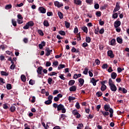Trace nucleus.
<instances>
[{
	"instance_id": "13d9d810",
	"label": "nucleus",
	"mask_w": 129,
	"mask_h": 129,
	"mask_svg": "<svg viewBox=\"0 0 129 129\" xmlns=\"http://www.w3.org/2000/svg\"><path fill=\"white\" fill-rule=\"evenodd\" d=\"M96 16H97V17H101V12H100V11L96 12Z\"/></svg>"
},
{
	"instance_id": "20e7f679",
	"label": "nucleus",
	"mask_w": 129,
	"mask_h": 129,
	"mask_svg": "<svg viewBox=\"0 0 129 129\" xmlns=\"http://www.w3.org/2000/svg\"><path fill=\"white\" fill-rule=\"evenodd\" d=\"M119 9H120V6H119V3L117 2L116 3V6L113 11V13H115L119 11Z\"/></svg>"
},
{
	"instance_id": "8fccbe9b",
	"label": "nucleus",
	"mask_w": 129,
	"mask_h": 129,
	"mask_svg": "<svg viewBox=\"0 0 129 129\" xmlns=\"http://www.w3.org/2000/svg\"><path fill=\"white\" fill-rule=\"evenodd\" d=\"M6 10H10V9H12V5H7L5 7Z\"/></svg>"
},
{
	"instance_id": "c9c22d12",
	"label": "nucleus",
	"mask_w": 129,
	"mask_h": 129,
	"mask_svg": "<svg viewBox=\"0 0 129 129\" xmlns=\"http://www.w3.org/2000/svg\"><path fill=\"white\" fill-rule=\"evenodd\" d=\"M43 25L45 27H49V22H48V20H45L43 22Z\"/></svg>"
},
{
	"instance_id": "72a5a7b5",
	"label": "nucleus",
	"mask_w": 129,
	"mask_h": 129,
	"mask_svg": "<svg viewBox=\"0 0 129 129\" xmlns=\"http://www.w3.org/2000/svg\"><path fill=\"white\" fill-rule=\"evenodd\" d=\"M88 70H89V69H88V68H85L84 71H83V74H85V75H87V74H88Z\"/></svg>"
},
{
	"instance_id": "de8ad7c7",
	"label": "nucleus",
	"mask_w": 129,
	"mask_h": 129,
	"mask_svg": "<svg viewBox=\"0 0 129 129\" xmlns=\"http://www.w3.org/2000/svg\"><path fill=\"white\" fill-rule=\"evenodd\" d=\"M44 103H45V104H46L47 105H49V104H51V103H52V100H48L44 102Z\"/></svg>"
},
{
	"instance_id": "6ab92c4d",
	"label": "nucleus",
	"mask_w": 129,
	"mask_h": 129,
	"mask_svg": "<svg viewBox=\"0 0 129 129\" xmlns=\"http://www.w3.org/2000/svg\"><path fill=\"white\" fill-rule=\"evenodd\" d=\"M111 109L109 105L106 104L104 105V110L105 111H109V110Z\"/></svg>"
},
{
	"instance_id": "e2e57ef3",
	"label": "nucleus",
	"mask_w": 129,
	"mask_h": 129,
	"mask_svg": "<svg viewBox=\"0 0 129 129\" xmlns=\"http://www.w3.org/2000/svg\"><path fill=\"white\" fill-rule=\"evenodd\" d=\"M82 47L84 48H86V47H88V44L86 42H84L82 44Z\"/></svg>"
},
{
	"instance_id": "dca6fc26",
	"label": "nucleus",
	"mask_w": 129,
	"mask_h": 129,
	"mask_svg": "<svg viewBox=\"0 0 129 129\" xmlns=\"http://www.w3.org/2000/svg\"><path fill=\"white\" fill-rule=\"evenodd\" d=\"M91 82L92 83L93 85L94 86H96V82H97V81L94 79V78H92L91 80Z\"/></svg>"
},
{
	"instance_id": "39448f33",
	"label": "nucleus",
	"mask_w": 129,
	"mask_h": 129,
	"mask_svg": "<svg viewBox=\"0 0 129 129\" xmlns=\"http://www.w3.org/2000/svg\"><path fill=\"white\" fill-rule=\"evenodd\" d=\"M72 113L76 116L77 118H80V116H81V115L80 114L77 110H73Z\"/></svg>"
},
{
	"instance_id": "4d7b16f0",
	"label": "nucleus",
	"mask_w": 129,
	"mask_h": 129,
	"mask_svg": "<svg viewBox=\"0 0 129 129\" xmlns=\"http://www.w3.org/2000/svg\"><path fill=\"white\" fill-rule=\"evenodd\" d=\"M82 127H83V124L80 123L78 125V126L77 127V129H81Z\"/></svg>"
},
{
	"instance_id": "f03ea898",
	"label": "nucleus",
	"mask_w": 129,
	"mask_h": 129,
	"mask_svg": "<svg viewBox=\"0 0 129 129\" xmlns=\"http://www.w3.org/2000/svg\"><path fill=\"white\" fill-rule=\"evenodd\" d=\"M60 110H61L62 113H65V112H66V109H65V107L61 104H59L57 107V111H60Z\"/></svg>"
},
{
	"instance_id": "774afa93",
	"label": "nucleus",
	"mask_w": 129,
	"mask_h": 129,
	"mask_svg": "<svg viewBox=\"0 0 129 129\" xmlns=\"http://www.w3.org/2000/svg\"><path fill=\"white\" fill-rule=\"evenodd\" d=\"M94 8L95 10H98L99 9V5L98 4H95Z\"/></svg>"
},
{
	"instance_id": "f8f14e48",
	"label": "nucleus",
	"mask_w": 129,
	"mask_h": 129,
	"mask_svg": "<svg viewBox=\"0 0 129 129\" xmlns=\"http://www.w3.org/2000/svg\"><path fill=\"white\" fill-rule=\"evenodd\" d=\"M79 82L80 83L79 86L81 87V86H83L84 84V79L82 78H80L79 80Z\"/></svg>"
},
{
	"instance_id": "ddd939ff",
	"label": "nucleus",
	"mask_w": 129,
	"mask_h": 129,
	"mask_svg": "<svg viewBox=\"0 0 129 129\" xmlns=\"http://www.w3.org/2000/svg\"><path fill=\"white\" fill-rule=\"evenodd\" d=\"M100 112H101L102 114H103V116H104V117H106V116H107V115H109V112H107V111H102L101 110Z\"/></svg>"
},
{
	"instance_id": "f704fd0d",
	"label": "nucleus",
	"mask_w": 129,
	"mask_h": 129,
	"mask_svg": "<svg viewBox=\"0 0 129 129\" xmlns=\"http://www.w3.org/2000/svg\"><path fill=\"white\" fill-rule=\"evenodd\" d=\"M96 95L97 97H100V96H102V92L98 91L96 93Z\"/></svg>"
},
{
	"instance_id": "4c0bfd02",
	"label": "nucleus",
	"mask_w": 129,
	"mask_h": 129,
	"mask_svg": "<svg viewBox=\"0 0 129 129\" xmlns=\"http://www.w3.org/2000/svg\"><path fill=\"white\" fill-rule=\"evenodd\" d=\"M12 25H13V26H14V27H17V21H16V20L12 19Z\"/></svg>"
},
{
	"instance_id": "a18cd8bd",
	"label": "nucleus",
	"mask_w": 129,
	"mask_h": 129,
	"mask_svg": "<svg viewBox=\"0 0 129 129\" xmlns=\"http://www.w3.org/2000/svg\"><path fill=\"white\" fill-rule=\"evenodd\" d=\"M10 110L11 112H14L16 111V107L15 106H12L10 107Z\"/></svg>"
},
{
	"instance_id": "ea45409f",
	"label": "nucleus",
	"mask_w": 129,
	"mask_h": 129,
	"mask_svg": "<svg viewBox=\"0 0 129 129\" xmlns=\"http://www.w3.org/2000/svg\"><path fill=\"white\" fill-rule=\"evenodd\" d=\"M37 32L38 33V34H39V35L40 36H44V32H43V31L41 29H38L37 30Z\"/></svg>"
},
{
	"instance_id": "412c9836",
	"label": "nucleus",
	"mask_w": 129,
	"mask_h": 129,
	"mask_svg": "<svg viewBox=\"0 0 129 129\" xmlns=\"http://www.w3.org/2000/svg\"><path fill=\"white\" fill-rule=\"evenodd\" d=\"M75 84V81L73 80H71L69 82V86H72V85H74Z\"/></svg>"
},
{
	"instance_id": "4468645a",
	"label": "nucleus",
	"mask_w": 129,
	"mask_h": 129,
	"mask_svg": "<svg viewBox=\"0 0 129 129\" xmlns=\"http://www.w3.org/2000/svg\"><path fill=\"white\" fill-rule=\"evenodd\" d=\"M69 90L71 92L76 91L77 90V87L76 86H73L70 88Z\"/></svg>"
},
{
	"instance_id": "0e129e2a",
	"label": "nucleus",
	"mask_w": 129,
	"mask_h": 129,
	"mask_svg": "<svg viewBox=\"0 0 129 129\" xmlns=\"http://www.w3.org/2000/svg\"><path fill=\"white\" fill-rule=\"evenodd\" d=\"M18 20H23V16L20 14L17 15Z\"/></svg>"
},
{
	"instance_id": "052dcab7",
	"label": "nucleus",
	"mask_w": 129,
	"mask_h": 129,
	"mask_svg": "<svg viewBox=\"0 0 129 129\" xmlns=\"http://www.w3.org/2000/svg\"><path fill=\"white\" fill-rule=\"evenodd\" d=\"M113 84H114V83H113V82H112V80H111V79H110L109 80V86H110L111 85H113Z\"/></svg>"
},
{
	"instance_id": "c03bdc74",
	"label": "nucleus",
	"mask_w": 129,
	"mask_h": 129,
	"mask_svg": "<svg viewBox=\"0 0 129 129\" xmlns=\"http://www.w3.org/2000/svg\"><path fill=\"white\" fill-rule=\"evenodd\" d=\"M52 81H53V79L51 78H48L47 80V82L49 85L52 84Z\"/></svg>"
},
{
	"instance_id": "338daca9",
	"label": "nucleus",
	"mask_w": 129,
	"mask_h": 129,
	"mask_svg": "<svg viewBox=\"0 0 129 129\" xmlns=\"http://www.w3.org/2000/svg\"><path fill=\"white\" fill-rule=\"evenodd\" d=\"M98 33H99V28L97 27V28L95 29V34L98 35Z\"/></svg>"
},
{
	"instance_id": "58836bf2",
	"label": "nucleus",
	"mask_w": 129,
	"mask_h": 129,
	"mask_svg": "<svg viewBox=\"0 0 129 129\" xmlns=\"http://www.w3.org/2000/svg\"><path fill=\"white\" fill-rule=\"evenodd\" d=\"M6 88H7L8 90H11L12 89V85L11 84H7L6 85Z\"/></svg>"
},
{
	"instance_id": "393cba45",
	"label": "nucleus",
	"mask_w": 129,
	"mask_h": 129,
	"mask_svg": "<svg viewBox=\"0 0 129 129\" xmlns=\"http://www.w3.org/2000/svg\"><path fill=\"white\" fill-rule=\"evenodd\" d=\"M79 77H81V74H75L74 75V79H77V78H79Z\"/></svg>"
},
{
	"instance_id": "a211bd4d",
	"label": "nucleus",
	"mask_w": 129,
	"mask_h": 129,
	"mask_svg": "<svg viewBox=\"0 0 129 129\" xmlns=\"http://www.w3.org/2000/svg\"><path fill=\"white\" fill-rule=\"evenodd\" d=\"M117 76V74H116V73L113 72L111 74V77L112 79H115Z\"/></svg>"
},
{
	"instance_id": "f3484780",
	"label": "nucleus",
	"mask_w": 129,
	"mask_h": 129,
	"mask_svg": "<svg viewBox=\"0 0 129 129\" xmlns=\"http://www.w3.org/2000/svg\"><path fill=\"white\" fill-rule=\"evenodd\" d=\"M29 101L32 103H35L36 102V97L35 96H32L30 97Z\"/></svg>"
},
{
	"instance_id": "a19ab883",
	"label": "nucleus",
	"mask_w": 129,
	"mask_h": 129,
	"mask_svg": "<svg viewBox=\"0 0 129 129\" xmlns=\"http://www.w3.org/2000/svg\"><path fill=\"white\" fill-rule=\"evenodd\" d=\"M11 62L12 63V64L10 67V69L11 70H14V69H15L16 68V65L14 64V62L13 61H11Z\"/></svg>"
},
{
	"instance_id": "37998d69",
	"label": "nucleus",
	"mask_w": 129,
	"mask_h": 129,
	"mask_svg": "<svg viewBox=\"0 0 129 129\" xmlns=\"http://www.w3.org/2000/svg\"><path fill=\"white\" fill-rule=\"evenodd\" d=\"M86 3L88 5H92L93 4V0H86Z\"/></svg>"
},
{
	"instance_id": "09e8293b",
	"label": "nucleus",
	"mask_w": 129,
	"mask_h": 129,
	"mask_svg": "<svg viewBox=\"0 0 129 129\" xmlns=\"http://www.w3.org/2000/svg\"><path fill=\"white\" fill-rule=\"evenodd\" d=\"M64 23H65V25H66V28H67L68 29V28L70 27V23H69L67 21H65Z\"/></svg>"
},
{
	"instance_id": "603ef678",
	"label": "nucleus",
	"mask_w": 129,
	"mask_h": 129,
	"mask_svg": "<svg viewBox=\"0 0 129 129\" xmlns=\"http://www.w3.org/2000/svg\"><path fill=\"white\" fill-rule=\"evenodd\" d=\"M108 68V64L106 63L103 64L102 66V69H106Z\"/></svg>"
},
{
	"instance_id": "69168bd1",
	"label": "nucleus",
	"mask_w": 129,
	"mask_h": 129,
	"mask_svg": "<svg viewBox=\"0 0 129 129\" xmlns=\"http://www.w3.org/2000/svg\"><path fill=\"white\" fill-rule=\"evenodd\" d=\"M59 34H60V35H61V36H65V35L66 34L65 32L63 31H60Z\"/></svg>"
},
{
	"instance_id": "b1692460",
	"label": "nucleus",
	"mask_w": 129,
	"mask_h": 129,
	"mask_svg": "<svg viewBox=\"0 0 129 129\" xmlns=\"http://www.w3.org/2000/svg\"><path fill=\"white\" fill-rule=\"evenodd\" d=\"M57 15L60 20H62V19H63V13H62L61 12H58L57 13Z\"/></svg>"
},
{
	"instance_id": "9d476101",
	"label": "nucleus",
	"mask_w": 129,
	"mask_h": 129,
	"mask_svg": "<svg viewBox=\"0 0 129 129\" xmlns=\"http://www.w3.org/2000/svg\"><path fill=\"white\" fill-rule=\"evenodd\" d=\"M107 54L110 58H113V57H114V54H113L112 50H108L107 51Z\"/></svg>"
},
{
	"instance_id": "c756f323",
	"label": "nucleus",
	"mask_w": 129,
	"mask_h": 129,
	"mask_svg": "<svg viewBox=\"0 0 129 129\" xmlns=\"http://www.w3.org/2000/svg\"><path fill=\"white\" fill-rule=\"evenodd\" d=\"M21 79L22 80V81H23V82H26V76L24 75H22L21 76Z\"/></svg>"
},
{
	"instance_id": "c85d7f7f",
	"label": "nucleus",
	"mask_w": 129,
	"mask_h": 129,
	"mask_svg": "<svg viewBox=\"0 0 129 129\" xmlns=\"http://www.w3.org/2000/svg\"><path fill=\"white\" fill-rule=\"evenodd\" d=\"M6 83V81L5 79H3L2 78H0V85H3Z\"/></svg>"
},
{
	"instance_id": "cd10ccee",
	"label": "nucleus",
	"mask_w": 129,
	"mask_h": 129,
	"mask_svg": "<svg viewBox=\"0 0 129 129\" xmlns=\"http://www.w3.org/2000/svg\"><path fill=\"white\" fill-rule=\"evenodd\" d=\"M82 30H83V31L86 33V34H87L88 32V28H87V27L86 26H84L82 27Z\"/></svg>"
},
{
	"instance_id": "0eeeda50",
	"label": "nucleus",
	"mask_w": 129,
	"mask_h": 129,
	"mask_svg": "<svg viewBox=\"0 0 129 129\" xmlns=\"http://www.w3.org/2000/svg\"><path fill=\"white\" fill-rule=\"evenodd\" d=\"M54 4L55 7H57V8H61V7H63V3H60L58 1H55L54 2Z\"/></svg>"
},
{
	"instance_id": "e433bc0d",
	"label": "nucleus",
	"mask_w": 129,
	"mask_h": 129,
	"mask_svg": "<svg viewBox=\"0 0 129 129\" xmlns=\"http://www.w3.org/2000/svg\"><path fill=\"white\" fill-rule=\"evenodd\" d=\"M48 76H54V75H57V73L55 72H52L48 74Z\"/></svg>"
},
{
	"instance_id": "7ed1b4c3",
	"label": "nucleus",
	"mask_w": 129,
	"mask_h": 129,
	"mask_svg": "<svg viewBox=\"0 0 129 129\" xmlns=\"http://www.w3.org/2000/svg\"><path fill=\"white\" fill-rule=\"evenodd\" d=\"M42 71L43 67H39L37 68V72L38 74V77H39V78H41V75H43Z\"/></svg>"
},
{
	"instance_id": "79ce46f5",
	"label": "nucleus",
	"mask_w": 129,
	"mask_h": 129,
	"mask_svg": "<svg viewBox=\"0 0 129 129\" xmlns=\"http://www.w3.org/2000/svg\"><path fill=\"white\" fill-rule=\"evenodd\" d=\"M86 42L87 43H90L91 42V38L90 37L87 36L86 37Z\"/></svg>"
},
{
	"instance_id": "aec40b11",
	"label": "nucleus",
	"mask_w": 129,
	"mask_h": 129,
	"mask_svg": "<svg viewBox=\"0 0 129 129\" xmlns=\"http://www.w3.org/2000/svg\"><path fill=\"white\" fill-rule=\"evenodd\" d=\"M1 74L2 76H9V73H7V72L1 71Z\"/></svg>"
},
{
	"instance_id": "a878e982",
	"label": "nucleus",
	"mask_w": 129,
	"mask_h": 129,
	"mask_svg": "<svg viewBox=\"0 0 129 129\" xmlns=\"http://www.w3.org/2000/svg\"><path fill=\"white\" fill-rule=\"evenodd\" d=\"M109 112H110L109 117H112L113 116V109L112 108L110 109Z\"/></svg>"
},
{
	"instance_id": "6e6552de",
	"label": "nucleus",
	"mask_w": 129,
	"mask_h": 129,
	"mask_svg": "<svg viewBox=\"0 0 129 129\" xmlns=\"http://www.w3.org/2000/svg\"><path fill=\"white\" fill-rule=\"evenodd\" d=\"M38 11L41 14H46V9L44 8L43 7H40L38 8Z\"/></svg>"
},
{
	"instance_id": "6e6d98bb",
	"label": "nucleus",
	"mask_w": 129,
	"mask_h": 129,
	"mask_svg": "<svg viewBox=\"0 0 129 129\" xmlns=\"http://www.w3.org/2000/svg\"><path fill=\"white\" fill-rule=\"evenodd\" d=\"M17 23L19 25H21V24H23V23H24V21H23V19H17Z\"/></svg>"
},
{
	"instance_id": "2eb2a0df",
	"label": "nucleus",
	"mask_w": 129,
	"mask_h": 129,
	"mask_svg": "<svg viewBox=\"0 0 129 129\" xmlns=\"http://www.w3.org/2000/svg\"><path fill=\"white\" fill-rule=\"evenodd\" d=\"M121 23L119 21H116L114 22V27L115 28H118L119 26H120V24Z\"/></svg>"
},
{
	"instance_id": "f257e3e1",
	"label": "nucleus",
	"mask_w": 129,
	"mask_h": 129,
	"mask_svg": "<svg viewBox=\"0 0 129 129\" xmlns=\"http://www.w3.org/2000/svg\"><path fill=\"white\" fill-rule=\"evenodd\" d=\"M34 25V22H33L32 21H30L26 23L25 26L23 27V29H24V30H28V29H29L30 27H33Z\"/></svg>"
},
{
	"instance_id": "423d86ee",
	"label": "nucleus",
	"mask_w": 129,
	"mask_h": 129,
	"mask_svg": "<svg viewBox=\"0 0 129 129\" xmlns=\"http://www.w3.org/2000/svg\"><path fill=\"white\" fill-rule=\"evenodd\" d=\"M109 86L111 91H112L113 92H115L116 90H117V88L116 87V86H115L114 84Z\"/></svg>"
},
{
	"instance_id": "5701e85b",
	"label": "nucleus",
	"mask_w": 129,
	"mask_h": 129,
	"mask_svg": "<svg viewBox=\"0 0 129 129\" xmlns=\"http://www.w3.org/2000/svg\"><path fill=\"white\" fill-rule=\"evenodd\" d=\"M101 91H105L106 90V86L104 84H102L101 87Z\"/></svg>"
},
{
	"instance_id": "7c9ffc66",
	"label": "nucleus",
	"mask_w": 129,
	"mask_h": 129,
	"mask_svg": "<svg viewBox=\"0 0 129 129\" xmlns=\"http://www.w3.org/2000/svg\"><path fill=\"white\" fill-rule=\"evenodd\" d=\"M76 99V98L70 96L69 97L68 100H69V102H71V101H72V100H75Z\"/></svg>"
},
{
	"instance_id": "3c124183",
	"label": "nucleus",
	"mask_w": 129,
	"mask_h": 129,
	"mask_svg": "<svg viewBox=\"0 0 129 129\" xmlns=\"http://www.w3.org/2000/svg\"><path fill=\"white\" fill-rule=\"evenodd\" d=\"M123 70H124V69H121V68H117V72L118 73H120V72H122V71H123Z\"/></svg>"
},
{
	"instance_id": "864d4df0",
	"label": "nucleus",
	"mask_w": 129,
	"mask_h": 129,
	"mask_svg": "<svg viewBox=\"0 0 129 129\" xmlns=\"http://www.w3.org/2000/svg\"><path fill=\"white\" fill-rule=\"evenodd\" d=\"M59 78H60V79H61V80H65L66 79V78H65V77H64L63 74H60L59 76Z\"/></svg>"
},
{
	"instance_id": "bb28decb",
	"label": "nucleus",
	"mask_w": 129,
	"mask_h": 129,
	"mask_svg": "<svg viewBox=\"0 0 129 129\" xmlns=\"http://www.w3.org/2000/svg\"><path fill=\"white\" fill-rule=\"evenodd\" d=\"M115 42H116L115 39H112L110 42L111 46H115Z\"/></svg>"
},
{
	"instance_id": "2f4dec72",
	"label": "nucleus",
	"mask_w": 129,
	"mask_h": 129,
	"mask_svg": "<svg viewBox=\"0 0 129 129\" xmlns=\"http://www.w3.org/2000/svg\"><path fill=\"white\" fill-rule=\"evenodd\" d=\"M116 40L117 42L119 43V44H122V38L120 37H117Z\"/></svg>"
},
{
	"instance_id": "49530a36",
	"label": "nucleus",
	"mask_w": 129,
	"mask_h": 129,
	"mask_svg": "<svg viewBox=\"0 0 129 129\" xmlns=\"http://www.w3.org/2000/svg\"><path fill=\"white\" fill-rule=\"evenodd\" d=\"M8 103H5L3 105V107L4 109H8L9 108V106Z\"/></svg>"
},
{
	"instance_id": "680f3d73",
	"label": "nucleus",
	"mask_w": 129,
	"mask_h": 129,
	"mask_svg": "<svg viewBox=\"0 0 129 129\" xmlns=\"http://www.w3.org/2000/svg\"><path fill=\"white\" fill-rule=\"evenodd\" d=\"M95 62L96 63V65H99L100 64V60L98 59H96L95 60Z\"/></svg>"
},
{
	"instance_id": "bf43d9fd",
	"label": "nucleus",
	"mask_w": 129,
	"mask_h": 129,
	"mask_svg": "<svg viewBox=\"0 0 129 129\" xmlns=\"http://www.w3.org/2000/svg\"><path fill=\"white\" fill-rule=\"evenodd\" d=\"M75 106L76 108H77V109H79L80 108V104L79 103V102H77Z\"/></svg>"
},
{
	"instance_id": "4be33fe9",
	"label": "nucleus",
	"mask_w": 129,
	"mask_h": 129,
	"mask_svg": "<svg viewBox=\"0 0 129 129\" xmlns=\"http://www.w3.org/2000/svg\"><path fill=\"white\" fill-rule=\"evenodd\" d=\"M65 67H66V66L65 64H59L57 68V69L58 70H60V69H63V68H65Z\"/></svg>"
},
{
	"instance_id": "5fc2aeb1",
	"label": "nucleus",
	"mask_w": 129,
	"mask_h": 129,
	"mask_svg": "<svg viewBox=\"0 0 129 129\" xmlns=\"http://www.w3.org/2000/svg\"><path fill=\"white\" fill-rule=\"evenodd\" d=\"M118 17V15L117 14V13H114L112 15V18L113 19H117V17Z\"/></svg>"
},
{
	"instance_id": "1a4fd4ad",
	"label": "nucleus",
	"mask_w": 129,
	"mask_h": 129,
	"mask_svg": "<svg viewBox=\"0 0 129 129\" xmlns=\"http://www.w3.org/2000/svg\"><path fill=\"white\" fill-rule=\"evenodd\" d=\"M52 50H50V48H46L45 49V53L46 56H50V54H51V53H52Z\"/></svg>"
},
{
	"instance_id": "9b49d317",
	"label": "nucleus",
	"mask_w": 129,
	"mask_h": 129,
	"mask_svg": "<svg viewBox=\"0 0 129 129\" xmlns=\"http://www.w3.org/2000/svg\"><path fill=\"white\" fill-rule=\"evenodd\" d=\"M74 3L75 5H77L78 6H81V5H82V1L81 0H74Z\"/></svg>"
},
{
	"instance_id": "473e14b6",
	"label": "nucleus",
	"mask_w": 129,
	"mask_h": 129,
	"mask_svg": "<svg viewBox=\"0 0 129 129\" xmlns=\"http://www.w3.org/2000/svg\"><path fill=\"white\" fill-rule=\"evenodd\" d=\"M66 117H67V116H66V115L64 114H61L59 117V120H61V119L63 120V119H64Z\"/></svg>"
}]
</instances>
